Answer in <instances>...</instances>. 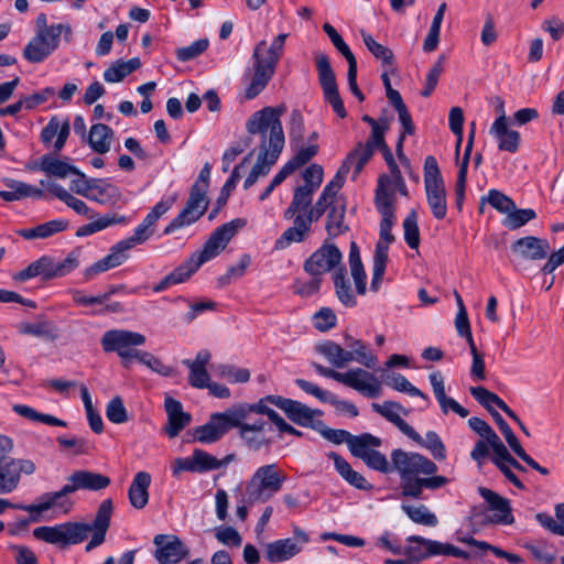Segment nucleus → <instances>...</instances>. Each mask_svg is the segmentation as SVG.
Segmentation results:
<instances>
[{
    "instance_id": "a19ab883",
    "label": "nucleus",
    "mask_w": 564,
    "mask_h": 564,
    "mask_svg": "<svg viewBox=\"0 0 564 564\" xmlns=\"http://www.w3.org/2000/svg\"><path fill=\"white\" fill-rule=\"evenodd\" d=\"M373 153L375 152L371 150L370 145H364V143L359 142L355 149L347 154L343 163L346 164L349 170L351 166H354V181L358 177L365 165L372 158Z\"/></svg>"
},
{
    "instance_id": "0eeeda50",
    "label": "nucleus",
    "mask_w": 564,
    "mask_h": 564,
    "mask_svg": "<svg viewBox=\"0 0 564 564\" xmlns=\"http://www.w3.org/2000/svg\"><path fill=\"white\" fill-rule=\"evenodd\" d=\"M145 336L128 329H110L101 337V347L106 352H117L122 366L130 368L132 359H138L142 350L135 347L145 344Z\"/></svg>"
},
{
    "instance_id": "69168bd1",
    "label": "nucleus",
    "mask_w": 564,
    "mask_h": 564,
    "mask_svg": "<svg viewBox=\"0 0 564 564\" xmlns=\"http://www.w3.org/2000/svg\"><path fill=\"white\" fill-rule=\"evenodd\" d=\"M367 467L382 473V474H391L397 471V467L394 465V460L391 458V464L388 462L384 454L379 451H375L373 453H369L366 458L362 459Z\"/></svg>"
},
{
    "instance_id": "20e7f679",
    "label": "nucleus",
    "mask_w": 564,
    "mask_h": 564,
    "mask_svg": "<svg viewBox=\"0 0 564 564\" xmlns=\"http://www.w3.org/2000/svg\"><path fill=\"white\" fill-rule=\"evenodd\" d=\"M286 475L276 464H269L259 467L246 485L245 501L249 505L267 502L278 494Z\"/></svg>"
},
{
    "instance_id": "052dcab7",
    "label": "nucleus",
    "mask_w": 564,
    "mask_h": 564,
    "mask_svg": "<svg viewBox=\"0 0 564 564\" xmlns=\"http://www.w3.org/2000/svg\"><path fill=\"white\" fill-rule=\"evenodd\" d=\"M535 217H536V213L533 209H531V208L518 209L516 206L514 209H511L507 214V216L503 220V226L511 230H514V229H518V228L524 226L530 220H533Z\"/></svg>"
},
{
    "instance_id": "de8ad7c7",
    "label": "nucleus",
    "mask_w": 564,
    "mask_h": 564,
    "mask_svg": "<svg viewBox=\"0 0 564 564\" xmlns=\"http://www.w3.org/2000/svg\"><path fill=\"white\" fill-rule=\"evenodd\" d=\"M401 509L414 523L426 527H435L438 523L436 516L424 505L411 506L402 503Z\"/></svg>"
},
{
    "instance_id": "e2e57ef3",
    "label": "nucleus",
    "mask_w": 564,
    "mask_h": 564,
    "mask_svg": "<svg viewBox=\"0 0 564 564\" xmlns=\"http://www.w3.org/2000/svg\"><path fill=\"white\" fill-rule=\"evenodd\" d=\"M214 370L219 377L225 378L229 382L234 383H245L248 382L250 379V371L248 369L236 368L232 365L220 364L214 366Z\"/></svg>"
},
{
    "instance_id": "b1692460",
    "label": "nucleus",
    "mask_w": 564,
    "mask_h": 564,
    "mask_svg": "<svg viewBox=\"0 0 564 564\" xmlns=\"http://www.w3.org/2000/svg\"><path fill=\"white\" fill-rule=\"evenodd\" d=\"M430 382L433 388L434 395L440 403L443 413H448L449 410L455 412L462 417H466L468 415V410L462 406L457 401L453 398H448L445 393V384L444 378L441 371H434L430 375Z\"/></svg>"
},
{
    "instance_id": "4d7b16f0",
    "label": "nucleus",
    "mask_w": 564,
    "mask_h": 564,
    "mask_svg": "<svg viewBox=\"0 0 564 564\" xmlns=\"http://www.w3.org/2000/svg\"><path fill=\"white\" fill-rule=\"evenodd\" d=\"M348 352H350L352 361H357L368 369H373L377 366V357L369 350L368 345L360 339L350 344Z\"/></svg>"
},
{
    "instance_id": "72a5a7b5",
    "label": "nucleus",
    "mask_w": 564,
    "mask_h": 564,
    "mask_svg": "<svg viewBox=\"0 0 564 564\" xmlns=\"http://www.w3.org/2000/svg\"><path fill=\"white\" fill-rule=\"evenodd\" d=\"M121 198L120 189L102 178H93V187L88 199L99 204H115Z\"/></svg>"
},
{
    "instance_id": "2eb2a0df",
    "label": "nucleus",
    "mask_w": 564,
    "mask_h": 564,
    "mask_svg": "<svg viewBox=\"0 0 564 564\" xmlns=\"http://www.w3.org/2000/svg\"><path fill=\"white\" fill-rule=\"evenodd\" d=\"M170 202H159L145 216L143 221L134 229L132 236L121 240L130 250L135 246L145 242L155 231V223L171 208Z\"/></svg>"
},
{
    "instance_id": "5701e85b",
    "label": "nucleus",
    "mask_w": 564,
    "mask_h": 564,
    "mask_svg": "<svg viewBox=\"0 0 564 564\" xmlns=\"http://www.w3.org/2000/svg\"><path fill=\"white\" fill-rule=\"evenodd\" d=\"M164 408L167 414V425L165 432L169 437H176L192 421L189 413L183 411L180 401L169 397L164 401Z\"/></svg>"
},
{
    "instance_id": "bb28decb",
    "label": "nucleus",
    "mask_w": 564,
    "mask_h": 564,
    "mask_svg": "<svg viewBox=\"0 0 564 564\" xmlns=\"http://www.w3.org/2000/svg\"><path fill=\"white\" fill-rule=\"evenodd\" d=\"M151 475L148 471H138L128 490L131 506L138 510L143 509L149 502V487Z\"/></svg>"
},
{
    "instance_id": "f8f14e48",
    "label": "nucleus",
    "mask_w": 564,
    "mask_h": 564,
    "mask_svg": "<svg viewBox=\"0 0 564 564\" xmlns=\"http://www.w3.org/2000/svg\"><path fill=\"white\" fill-rule=\"evenodd\" d=\"M35 263L39 276H41L42 280L50 281L56 278H63L79 267L80 250H72L66 258L61 261H56L50 256H42L40 259L35 260Z\"/></svg>"
},
{
    "instance_id": "3c124183",
    "label": "nucleus",
    "mask_w": 564,
    "mask_h": 564,
    "mask_svg": "<svg viewBox=\"0 0 564 564\" xmlns=\"http://www.w3.org/2000/svg\"><path fill=\"white\" fill-rule=\"evenodd\" d=\"M14 466V459L0 464V495H7L17 489L19 480Z\"/></svg>"
},
{
    "instance_id": "6e6d98bb",
    "label": "nucleus",
    "mask_w": 564,
    "mask_h": 564,
    "mask_svg": "<svg viewBox=\"0 0 564 564\" xmlns=\"http://www.w3.org/2000/svg\"><path fill=\"white\" fill-rule=\"evenodd\" d=\"M387 386L391 387L392 389L405 392L410 394L411 397H420L424 399L425 401H429V398L425 393H423L420 389L414 387L403 375L393 372L391 375H388L386 378Z\"/></svg>"
},
{
    "instance_id": "5fc2aeb1",
    "label": "nucleus",
    "mask_w": 564,
    "mask_h": 564,
    "mask_svg": "<svg viewBox=\"0 0 564 564\" xmlns=\"http://www.w3.org/2000/svg\"><path fill=\"white\" fill-rule=\"evenodd\" d=\"M362 41L366 47L371 52V54L380 59L382 63V67L389 68L393 65V53L390 48L383 46L382 44L376 42V40L368 33L361 32Z\"/></svg>"
},
{
    "instance_id": "7ed1b4c3",
    "label": "nucleus",
    "mask_w": 564,
    "mask_h": 564,
    "mask_svg": "<svg viewBox=\"0 0 564 564\" xmlns=\"http://www.w3.org/2000/svg\"><path fill=\"white\" fill-rule=\"evenodd\" d=\"M390 183L391 181L387 174L380 175L375 196V204L381 215V221L380 238L376 243L373 254L372 279L370 284V289L373 292H377L381 285L388 263L389 245L395 239L392 234V227L395 223V207L392 204L393 194L390 195L387 191V185Z\"/></svg>"
},
{
    "instance_id": "7c9ffc66",
    "label": "nucleus",
    "mask_w": 564,
    "mask_h": 564,
    "mask_svg": "<svg viewBox=\"0 0 564 564\" xmlns=\"http://www.w3.org/2000/svg\"><path fill=\"white\" fill-rule=\"evenodd\" d=\"M474 138H475V122L471 123V129L468 134L467 145L465 149L463 161L459 165L456 185H455L456 206L459 210L463 208V203L465 199L467 169H468L469 158H470V153H471V149H473Z\"/></svg>"
},
{
    "instance_id": "a211bd4d",
    "label": "nucleus",
    "mask_w": 564,
    "mask_h": 564,
    "mask_svg": "<svg viewBox=\"0 0 564 564\" xmlns=\"http://www.w3.org/2000/svg\"><path fill=\"white\" fill-rule=\"evenodd\" d=\"M478 494L487 502L489 510L494 511V514L489 518L491 523H513L514 518L512 516V509L510 501L507 498H503L502 496L486 487H479Z\"/></svg>"
},
{
    "instance_id": "aec40b11",
    "label": "nucleus",
    "mask_w": 564,
    "mask_h": 564,
    "mask_svg": "<svg viewBox=\"0 0 564 564\" xmlns=\"http://www.w3.org/2000/svg\"><path fill=\"white\" fill-rule=\"evenodd\" d=\"M130 249L119 241L110 248L109 254L98 260L94 264L84 270L85 281L93 280L97 274L106 272L110 269L121 265L128 259V251Z\"/></svg>"
},
{
    "instance_id": "79ce46f5",
    "label": "nucleus",
    "mask_w": 564,
    "mask_h": 564,
    "mask_svg": "<svg viewBox=\"0 0 564 564\" xmlns=\"http://www.w3.org/2000/svg\"><path fill=\"white\" fill-rule=\"evenodd\" d=\"M72 494V489L68 482H66L58 491H52L42 495L44 508H46V511L52 508H58L62 509L65 513L69 512L74 506V502L68 497Z\"/></svg>"
},
{
    "instance_id": "603ef678",
    "label": "nucleus",
    "mask_w": 564,
    "mask_h": 564,
    "mask_svg": "<svg viewBox=\"0 0 564 564\" xmlns=\"http://www.w3.org/2000/svg\"><path fill=\"white\" fill-rule=\"evenodd\" d=\"M205 212L206 205L199 213L194 212L193 208H189L185 205V207L180 212V214L175 218H173L170 221V224L164 228L163 234L170 235L176 229L194 224L205 214Z\"/></svg>"
},
{
    "instance_id": "f03ea898",
    "label": "nucleus",
    "mask_w": 564,
    "mask_h": 564,
    "mask_svg": "<svg viewBox=\"0 0 564 564\" xmlns=\"http://www.w3.org/2000/svg\"><path fill=\"white\" fill-rule=\"evenodd\" d=\"M390 457L401 479L402 497L424 500V489L437 490L449 482L447 477L435 475L437 465L424 455L398 448L391 452Z\"/></svg>"
},
{
    "instance_id": "c9c22d12",
    "label": "nucleus",
    "mask_w": 564,
    "mask_h": 564,
    "mask_svg": "<svg viewBox=\"0 0 564 564\" xmlns=\"http://www.w3.org/2000/svg\"><path fill=\"white\" fill-rule=\"evenodd\" d=\"M427 204L436 219H444L447 214L445 184L425 186Z\"/></svg>"
},
{
    "instance_id": "473e14b6",
    "label": "nucleus",
    "mask_w": 564,
    "mask_h": 564,
    "mask_svg": "<svg viewBox=\"0 0 564 564\" xmlns=\"http://www.w3.org/2000/svg\"><path fill=\"white\" fill-rule=\"evenodd\" d=\"M68 221L65 219H54L32 228H24L18 231V235L26 240L45 239L68 228Z\"/></svg>"
},
{
    "instance_id": "393cba45",
    "label": "nucleus",
    "mask_w": 564,
    "mask_h": 564,
    "mask_svg": "<svg viewBox=\"0 0 564 564\" xmlns=\"http://www.w3.org/2000/svg\"><path fill=\"white\" fill-rule=\"evenodd\" d=\"M313 221L304 214H297L293 220V226L289 227L276 240V248H285L292 242H302L311 232Z\"/></svg>"
},
{
    "instance_id": "1a4fd4ad",
    "label": "nucleus",
    "mask_w": 564,
    "mask_h": 564,
    "mask_svg": "<svg viewBox=\"0 0 564 564\" xmlns=\"http://www.w3.org/2000/svg\"><path fill=\"white\" fill-rule=\"evenodd\" d=\"M239 425L232 408L225 412H216L209 421L194 430V440L203 444H212L219 441L228 431Z\"/></svg>"
},
{
    "instance_id": "423d86ee",
    "label": "nucleus",
    "mask_w": 564,
    "mask_h": 564,
    "mask_svg": "<svg viewBox=\"0 0 564 564\" xmlns=\"http://www.w3.org/2000/svg\"><path fill=\"white\" fill-rule=\"evenodd\" d=\"M285 110L286 107L280 105L278 107H264L256 111L247 121V131L250 134H260L261 139L267 138L270 143L284 145L285 139L280 118Z\"/></svg>"
},
{
    "instance_id": "2f4dec72",
    "label": "nucleus",
    "mask_w": 564,
    "mask_h": 564,
    "mask_svg": "<svg viewBox=\"0 0 564 564\" xmlns=\"http://www.w3.org/2000/svg\"><path fill=\"white\" fill-rule=\"evenodd\" d=\"M319 84L323 88L325 99L333 107V110L340 118H345L347 112L338 93L335 73H319Z\"/></svg>"
},
{
    "instance_id": "58836bf2",
    "label": "nucleus",
    "mask_w": 564,
    "mask_h": 564,
    "mask_svg": "<svg viewBox=\"0 0 564 564\" xmlns=\"http://www.w3.org/2000/svg\"><path fill=\"white\" fill-rule=\"evenodd\" d=\"M42 186H46L48 192L56 196L58 199L64 202L69 208L74 209L79 215L88 216L90 208L87 204L69 194L63 186L57 183H45L41 181Z\"/></svg>"
},
{
    "instance_id": "0e129e2a",
    "label": "nucleus",
    "mask_w": 564,
    "mask_h": 564,
    "mask_svg": "<svg viewBox=\"0 0 564 564\" xmlns=\"http://www.w3.org/2000/svg\"><path fill=\"white\" fill-rule=\"evenodd\" d=\"M470 394L484 406L486 408L489 413L497 412L495 409H492V404L497 405L499 409L502 406V403L505 401L498 397L496 393L489 391L488 389L484 387H471L469 389Z\"/></svg>"
},
{
    "instance_id": "c756f323",
    "label": "nucleus",
    "mask_w": 564,
    "mask_h": 564,
    "mask_svg": "<svg viewBox=\"0 0 564 564\" xmlns=\"http://www.w3.org/2000/svg\"><path fill=\"white\" fill-rule=\"evenodd\" d=\"M346 199L341 198L340 203L333 204L327 213L325 229L329 238H336L349 230L345 223Z\"/></svg>"
},
{
    "instance_id": "6ab92c4d",
    "label": "nucleus",
    "mask_w": 564,
    "mask_h": 564,
    "mask_svg": "<svg viewBox=\"0 0 564 564\" xmlns=\"http://www.w3.org/2000/svg\"><path fill=\"white\" fill-rule=\"evenodd\" d=\"M511 250L521 259L536 261L546 258L551 246L546 239L527 236L513 241Z\"/></svg>"
},
{
    "instance_id": "338daca9",
    "label": "nucleus",
    "mask_w": 564,
    "mask_h": 564,
    "mask_svg": "<svg viewBox=\"0 0 564 564\" xmlns=\"http://www.w3.org/2000/svg\"><path fill=\"white\" fill-rule=\"evenodd\" d=\"M208 46V39H199L187 46L176 48L175 55L178 61L188 62L202 55Z\"/></svg>"
},
{
    "instance_id": "a18cd8bd",
    "label": "nucleus",
    "mask_w": 564,
    "mask_h": 564,
    "mask_svg": "<svg viewBox=\"0 0 564 564\" xmlns=\"http://www.w3.org/2000/svg\"><path fill=\"white\" fill-rule=\"evenodd\" d=\"M241 175H240V166H235L231 175L226 181V183L223 185L219 196L216 199L215 207L212 209V212L208 215V219L213 220L217 217L218 213L221 210V208L227 204V200L230 196V193L235 189L237 183L239 182Z\"/></svg>"
},
{
    "instance_id": "dca6fc26",
    "label": "nucleus",
    "mask_w": 564,
    "mask_h": 564,
    "mask_svg": "<svg viewBox=\"0 0 564 564\" xmlns=\"http://www.w3.org/2000/svg\"><path fill=\"white\" fill-rule=\"evenodd\" d=\"M286 37V33L279 34L271 44L261 41L256 46L253 51L256 70H274L282 55Z\"/></svg>"
},
{
    "instance_id": "4c0bfd02",
    "label": "nucleus",
    "mask_w": 564,
    "mask_h": 564,
    "mask_svg": "<svg viewBox=\"0 0 564 564\" xmlns=\"http://www.w3.org/2000/svg\"><path fill=\"white\" fill-rule=\"evenodd\" d=\"M39 167L48 176H55L59 178H64L69 174H79V170L76 166L50 154H45L41 158Z\"/></svg>"
},
{
    "instance_id": "412c9836",
    "label": "nucleus",
    "mask_w": 564,
    "mask_h": 564,
    "mask_svg": "<svg viewBox=\"0 0 564 564\" xmlns=\"http://www.w3.org/2000/svg\"><path fill=\"white\" fill-rule=\"evenodd\" d=\"M130 249L119 241L110 248L109 254L98 260L94 264L84 270L85 281L93 280L97 274L106 272L110 269L121 265L128 259V251Z\"/></svg>"
},
{
    "instance_id": "bf43d9fd",
    "label": "nucleus",
    "mask_w": 564,
    "mask_h": 564,
    "mask_svg": "<svg viewBox=\"0 0 564 564\" xmlns=\"http://www.w3.org/2000/svg\"><path fill=\"white\" fill-rule=\"evenodd\" d=\"M414 442L427 448L435 459L444 460L446 458L445 445L436 432L429 431L425 438L420 435V440Z\"/></svg>"
},
{
    "instance_id": "ea45409f",
    "label": "nucleus",
    "mask_w": 564,
    "mask_h": 564,
    "mask_svg": "<svg viewBox=\"0 0 564 564\" xmlns=\"http://www.w3.org/2000/svg\"><path fill=\"white\" fill-rule=\"evenodd\" d=\"M321 415L322 412L319 410H312L307 405L303 404L300 401L292 400L290 405L286 408L285 415L293 423L301 426H311L315 425L313 423V419L315 415Z\"/></svg>"
},
{
    "instance_id": "49530a36",
    "label": "nucleus",
    "mask_w": 564,
    "mask_h": 564,
    "mask_svg": "<svg viewBox=\"0 0 564 564\" xmlns=\"http://www.w3.org/2000/svg\"><path fill=\"white\" fill-rule=\"evenodd\" d=\"M345 273V267H339L334 273L336 294L344 305L352 307L356 305L357 301L351 292L349 281L346 279Z\"/></svg>"
},
{
    "instance_id": "e433bc0d",
    "label": "nucleus",
    "mask_w": 564,
    "mask_h": 564,
    "mask_svg": "<svg viewBox=\"0 0 564 564\" xmlns=\"http://www.w3.org/2000/svg\"><path fill=\"white\" fill-rule=\"evenodd\" d=\"M381 445L382 440L380 437L370 433H362L354 435V438L349 442V452L352 456L362 460L369 453H373Z\"/></svg>"
},
{
    "instance_id": "c03bdc74",
    "label": "nucleus",
    "mask_w": 564,
    "mask_h": 564,
    "mask_svg": "<svg viewBox=\"0 0 564 564\" xmlns=\"http://www.w3.org/2000/svg\"><path fill=\"white\" fill-rule=\"evenodd\" d=\"M323 30L328 35L337 51L347 59L348 70H357V59L336 29L329 23H324Z\"/></svg>"
},
{
    "instance_id": "774afa93",
    "label": "nucleus",
    "mask_w": 564,
    "mask_h": 564,
    "mask_svg": "<svg viewBox=\"0 0 564 564\" xmlns=\"http://www.w3.org/2000/svg\"><path fill=\"white\" fill-rule=\"evenodd\" d=\"M304 131L303 115L299 109H293L289 122V135L292 145L295 144V147H299V144L303 142Z\"/></svg>"
},
{
    "instance_id": "13d9d810",
    "label": "nucleus",
    "mask_w": 564,
    "mask_h": 564,
    "mask_svg": "<svg viewBox=\"0 0 564 564\" xmlns=\"http://www.w3.org/2000/svg\"><path fill=\"white\" fill-rule=\"evenodd\" d=\"M312 427L316 430L325 440L336 445L346 443L349 447V442L354 438V435L348 431L330 429L326 426L322 421H318L315 423V425H312Z\"/></svg>"
},
{
    "instance_id": "c85d7f7f",
    "label": "nucleus",
    "mask_w": 564,
    "mask_h": 564,
    "mask_svg": "<svg viewBox=\"0 0 564 564\" xmlns=\"http://www.w3.org/2000/svg\"><path fill=\"white\" fill-rule=\"evenodd\" d=\"M302 550L292 539L278 540L265 547V557L271 563L284 562L299 554Z\"/></svg>"
},
{
    "instance_id": "6e6552de",
    "label": "nucleus",
    "mask_w": 564,
    "mask_h": 564,
    "mask_svg": "<svg viewBox=\"0 0 564 564\" xmlns=\"http://www.w3.org/2000/svg\"><path fill=\"white\" fill-rule=\"evenodd\" d=\"M246 224V219L236 218L219 226L206 240L203 249L192 253L193 259L202 267L207 261L216 258Z\"/></svg>"
},
{
    "instance_id": "4be33fe9",
    "label": "nucleus",
    "mask_w": 564,
    "mask_h": 564,
    "mask_svg": "<svg viewBox=\"0 0 564 564\" xmlns=\"http://www.w3.org/2000/svg\"><path fill=\"white\" fill-rule=\"evenodd\" d=\"M67 482L73 494L77 490L98 491L110 485V478L99 473L79 469L67 477Z\"/></svg>"
},
{
    "instance_id": "680f3d73",
    "label": "nucleus",
    "mask_w": 564,
    "mask_h": 564,
    "mask_svg": "<svg viewBox=\"0 0 564 564\" xmlns=\"http://www.w3.org/2000/svg\"><path fill=\"white\" fill-rule=\"evenodd\" d=\"M193 457L196 473H206L224 466V462L200 448L193 451Z\"/></svg>"
},
{
    "instance_id": "39448f33",
    "label": "nucleus",
    "mask_w": 564,
    "mask_h": 564,
    "mask_svg": "<svg viewBox=\"0 0 564 564\" xmlns=\"http://www.w3.org/2000/svg\"><path fill=\"white\" fill-rule=\"evenodd\" d=\"M312 367L318 375L336 380L346 387H349L367 398H378L381 395V382L372 373L362 368H352L347 372H338L335 369L324 367L321 364L312 362Z\"/></svg>"
},
{
    "instance_id": "37998d69",
    "label": "nucleus",
    "mask_w": 564,
    "mask_h": 564,
    "mask_svg": "<svg viewBox=\"0 0 564 564\" xmlns=\"http://www.w3.org/2000/svg\"><path fill=\"white\" fill-rule=\"evenodd\" d=\"M19 332L23 335H32L55 340L58 337L57 327L47 319H39L35 323H23L19 326Z\"/></svg>"
},
{
    "instance_id": "cd10ccee",
    "label": "nucleus",
    "mask_w": 564,
    "mask_h": 564,
    "mask_svg": "<svg viewBox=\"0 0 564 564\" xmlns=\"http://www.w3.org/2000/svg\"><path fill=\"white\" fill-rule=\"evenodd\" d=\"M315 351L324 356L335 368H345L352 361V357L348 350L344 349L339 344L325 340L315 346Z\"/></svg>"
},
{
    "instance_id": "ddd939ff",
    "label": "nucleus",
    "mask_w": 564,
    "mask_h": 564,
    "mask_svg": "<svg viewBox=\"0 0 564 564\" xmlns=\"http://www.w3.org/2000/svg\"><path fill=\"white\" fill-rule=\"evenodd\" d=\"M283 148L284 145L270 143L267 138L261 139L257 162L243 183L245 189H249L260 177L267 176L270 173Z\"/></svg>"
},
{
    "instance_id": "f3484780",
    "label": "nucleus",
    "mask_w": 564,
    "mask_h": 564,
    "mask_svg": "<svg viewBox=\"0 0 564 564\" xmlns=\"http://www.w3.org/2000/svg\"><path fill=\"white\" fill-rule=\"evenodd\" d=\"M371 406L376 413L394 424L409 438L412 441L420 440V434L399 415V412L404 415L409 414V410L402 404L395 401H384L382 404L372 403Z\"/></svg>"
},
{
    "instance_id": "f257e3e1",
    "label": "nucleus",
    "mask_w": 564,
    "mask_h": 564,
    "mask_svg": "<svg viewBox=\"0 0 564 564\" xmlns=\"http://www.w3.org/2000/svg\"><path fill=\"white\" fill-rule=\"evenodd\" d=\"M112 511V500L106 499L99 505L91 524L65 522L53 527L43 525L33 530V536L36 540L55 544L63 549L72 544L82 543L88 538V534L93 532V536L85 547L86 552H90L105 542L107 531L110 527Z\"/></svg>"
},
{
    "instance_id": "864d4df0",
    "label": "nucleus",
    "mask_w": 564,
    "mask_h": 564,
    "mask_svg": "<svg viewBox=\"0 0 564 564\" xmlns=\"http://www.w3.org/2000/svg\"><path fill=\"white\" fill-rule=\"evenodd\" d=\"M522 547L529 551L531 556L541 564H552L556 558L555 553L551 550V546L544 540L525 542L522 544Z\"/></svg>"
},
{
    "instance_id": "9b49d317",
    "label": "nucleus",
    "mask_w": 564,
    "mask_h": 564,
    "mask_svg": "<svg viewBox=\"0 0 564 564\" xmlns=\"http://www.w3.org/2000/svg\"><path fill=\"white\" fill-rule=\"evenodd\" d=\"M341 252L327 240L304 262L303 269L311 276L321 278L324 273L338 270L341 265Z\"/></svg>"
},
{
    "instance_id": "9d476101",
    "label": "nucleus",
    "mask_w": 564,
    "mask_h": 564,
    "mask_svg": "<svg viewBox=\"0 0 564 564\" xmlns=\"http://www.w3.org/2000/svg\"><path fill=\"white\" fill-rule=\"evenodd\" d=\"M62 30L63 24L40 30L24 47V57L31 63L44 61L57 47Z\"/></svg>"
},
{
    "instance_id": "8fccbe9b",
    "label": "nucleus",
    "mask_w": 564,
    "mask_h": 564,
    "mask_svg": "<svg viewBox=\"0 0 564 564\" xmlns=\"http://www.w3.org/2000/svg\"><path fill=\"white\" fill-rule=\"evenodd\" d=\"M397 112L399 116V121L403 129L399 135L398 142L395 145V152L401 162H408L409 160L406 159V156L403 153V143H404L406 134H409V135L414 134L415 126L412 121V117L406 107L403 109H399Z\"/></svg>"
},
{
    "instance_id": "09e8293b",
    "label": "nucleus",
    "mask_w": 564,
    "mask_h": 564,
    "mask_svg": "<svg viewBox=\"0 0 564 564\" xmlns=\"http://www.w3.org/2000/svg\"><path fill=\"white\" fill-rule=\"evenodd\" d=\"M269 404V401H264V398H261L257 403H237L231 408L239 424H241L242 421L250 420L253 414L267 415L271 409Z\"/></svg>"
},
{
    "instance_id": "4468645a",
    "label": "nucleus",
    "mask_w": 564,
    "mask_h": 564,
    "mask_svg": "<svg viewBox=\"0 0 564 564\" xmlns=\"http://www.w3.org/2000/svg\"><path fill=\"white\" fill-rule=\"evenodd\" d=\"M153 543L154 557L160 564H177L189 555L187 546L174 534H158Z\"/></svg>"
},
{
    "instance_id": "a878e982",
    "label": "nucleus",
    "mask_w": 564,
    "mask_h": 564,
    "mask_svg": "<svg viewBox=\"0 0 564 564\" xmlns=\"http://www.w3.org/2000/svg\"><path fill=\"white\" fill-rule=\"evenodd\" d=\"M327 456L333 459L335 469L350 486L366 491H370L373 488V486L368 482L360 473L352 469L351 465L339 454L330 452Z\"/></svg>"
},
{
    "instance_id": "f704fd0d",
    "label": "nucleus",
    "mask_w": 564,
    "mask_h": 564,
    "mask_svg": "<svg viewBox=\"0 0 564 564\" xmlns=\"http://www.w3.org/2000/svg\"><path fill=\"white\" fill-rule=\"evenodd\" d=\"M113 138L112 129L104 123L93 124L87 137L89 147L98 154H105L110 150Z\"/></svg>"
}]
</instances>
